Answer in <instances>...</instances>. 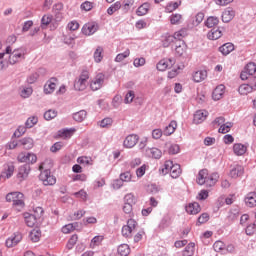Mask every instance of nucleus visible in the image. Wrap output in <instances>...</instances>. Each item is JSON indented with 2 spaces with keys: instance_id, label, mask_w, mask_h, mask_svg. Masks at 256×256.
I'll list each match as a JSON object with an SVG mask.
<instances>
[{
  "instance_id": "2",
  "label": "nucleus",
  "mask_w": 256,
  "mask_h": 256,
  "mask_svg": "<svg viewBox=\"0 0 256 256\" xmlns=\"http://www.w3.org/2000/svg\"><path fill=\"white\" fill-rule=\"evenodd\" d=\"M11 51H12L11 47L8 46L6 48V55H10L9 56L10 65H15V63H19V61H21V59L25 57V52L23 51V49L14 50L12 53Z\"/></svg>"
},
{
  "instance_id": "42",
  "label": "nucleus",
  "mask_w": 256,
  "mask_h": 256,
  "mask_svg": "<svg viewBox=\"0 0 256 256\" xmlns=\"http://www.w3.org/2000/svg\"><path fill=\"white\" fill-rule=\"evenodd\" d=\"M50 23H55V18H53V15L51 14H45L41 19L42 27H47Z\"/></svg>"
},
{
  "instance_id": "59",
  "label": "nucleus",
  "mask_w": 256,
  "mask_h": 256,
  "mask_svg": "<svg viewBox=\"0 0 256 256\" xmlns=\"http://www.w3.org/2000/svg\"><path fill=\"white\" fill-rule=\"evenodd\" d=\"M85 215V210H78L74 212V214L71 216L72 221H79V219H82Z\"/></svg>"
},
{
  "instance_id": "33",
  "label": "nucleus",
  "mask_w": 256,
  "mask_h": 256,
  "mask_svg": "<svg viewBox=\"0 0 256 256\" xmlns=\"http://www.w3.org/2000/svg\"><path fill=\"white\" fill-rule=\"evenodd\" d=\"M147 155L149 157H152V159H159L160 157H163V152L159 148H150L146 150Z\"/></svg>"
},
{
  "instance_id": "15",
  "label": "nucleus",
  "mask_w": 256,
  "mask_h": 256,
  "mask_svg": "<svg viewBox=\"0 0 256 256\" xmlns=\"http://www.w3.org/2000/svg\"><path fill=\"white\" fill-rule=\"evenodd\" d=\"M244 173L245 168L242 165L236 164L232 166L229 175L232 179H239V177H243Z\"/></svg>"
},
{
  "instance_id": "61",
  "label": "nucleus",
  "mask_w": 256,
  "mask_h": 256,
  "mask_svg": "<svg viewBox=\"0 0 256 256\" xmlns=\"http://www.w3.org/2000/svg\"><path fill=\"white\" fill-rule=\"evenodd\" d=\"M14 171H15V166H13V165H6L5 166L4 173H5L6 177H7V179H9L10 177L13 176Z\"/></svg>"
},
{
  "instance_id": "27",
  "label": "nucleus",
  "mask_w": 256,
  "mask_h": 256,
  "mask_svg": "<svg viewBox=\"0 0 256 256\" xmlns=\"http://www.w3.org/2000/svg\"><path fill=\"white\" fill-rule=\"evenodd\" d=\"M244 201L248 207L250 208L256 207V193L255 192L248 193Z\"/></svg>"
},
{
  "instance_id": "3",
  "label": "nucleus",
  "mask_w": 256,
  "mask_h": 256,
  "mask_svg": "<svg viewBox=\"0 0 256 256\" xmlns=\"http://www.w3.org/2000/svg\"><path fill=\"white\" fill-rule=\"evenodd\" d=\"M88 81H89V72L87 70H83L78 80H76L74 83V89H76V91H85V89H87Z\"/></svg>"
},
{
  "instance_id": "51",
  "label": "nucleus",
  "mask_w": 256,
  "mask_h": 256,
  "mask_svg": "<svg viewBox=\"0 0 256 256\" xmlns=\"http://www.w3.org/2000/svg\"><path fill=\"white\" fill-rule=\"evenodd\" d=\"M183 20V16L181 14H172L170 16V23L171 25H179L181 21Z\"/></svg>"
},
{
  "instance_id": "49",
  "label": "nucleus",
  "mask_w": 256,
  "mask_h": 256,
  "mask_svg": "<svg viewBox=\"0 0 256 256\" xmlns=\"http://www.w3.org/2000/svg\"><path fill=\"white\" fill-rule=\"evenodd\" d=\"M231 127H233V123L226 122L225 124H222L218 130V133H222L225 135V133H229L231 131Z\"/></svg>"
},
{
  "instance_id": "54",
  "label": "nucleus",
  "mask_w": 256,
  "mask_h": 256,
  "mask_svg": "<svg viewBox=\"0 0 256 256\" xmlns=\"http://www.w3.org/2000/svg\"><path fill=\"white\" fill-rule=\"evenodd\" d=\"M131 179H133L131 172H123L120 174V180L122 183H130Z\"/></svg>"
},
{
  "instance_id": "9",
  "label": "nucleus",
  "mask_w": 256,
  "mask_h": 256,
  "mask_svg": "<svg viewBox=\"0 0 256 256\" xmlns=\"http://www.w3.org/2000/svg\"><path fill=\"white\" fill-rule=\"evenodd\" d=\"M135 229H137V221H135V219H129L127 224L122 227L123 237H131V234Z\"/></svg>"
},
{
  "instance_id": "41",
  "label": "nucleus",
  "mask_w": 256,
  "mask_h": 256,
  "mask_svg": "<svg viewBox=\"0 0 256 256\" xmlns=\"http://www.w3.org/2000/svg\"><path fill=\"white\" fill-rule=\"evenodd\" d=\"M133 5H135V0H124L121 6L123 13H129Z\"/></svg>"
},
{
  "instance_id": "64",
  "label": "nucleus",
  "mask_w": 256,
  "mask_h": 256,
  "mask_svg": "<svg viewBox=\"0 0 256 256\" xmlns=\"http://www.w3.org/2000/svg\"><path fill=\"white\" fill-rule=\"evenodd\" d=\"M256 224H250L246 227V235H255Z\"/></svg>"
},
{
  "instance_id": "23",
  "label": "nucleus",
  "mask_w": 256,
  "mask_h": 256,
  "mask_svg": "<svg viewBox=\"0 0 256 256\" xmlns=\"http://www.w3.org/2000/svg\"><path fill=\"white\" fill-rule=\"evenodd\" d=\"M207 37L210 41H217V39L223 37V30H221V28L212 29L208 32Z\"/></svg>"
},
{
  "instance_id": "37",
  "label": "nucleus",
  "mask_w": 256,
  "mask_h": 256,
  "mask_svg": "<svg viewBox=\"0 0 256 256\" xmlns=\"http://www.w3.org/2000/svg\"><path fill=\"white\" fill-rule=\"evenodd\" d=\"M29 237H30L31 241H33V243H38V241H40V239H41V230L38 228L33 229L30 232Z\"/></svg>"
},
{
  "instance_id": "29",
  "label": "nucleus",
  "mask_w": 256,
  "mask_h": 256,
  "mask_svg": "<svg viewBox=\"0 0 256 256\" xmlns=\"http://www.w3.org/2000/svg\"><path fill=\"white\" fill-rule=\"evenodd\" d=\"M23 216L28 227H35V224L37 223V217H35V215L25 212Z\"/></svg>"
},
{
  "instance_id": "45",
  "label": "nucleus",
  "mask_w": 256,
  "mask_h": 256,
  "mask_svg": "<svg viewBox=\"0 0 256 256\" xmlns=\"http://www.w3.org/2000/svg\"><path fill=\"white\" fill-rule=\"evenodd\" d=\"M195 253V243H189L183 251V256H193Z\"/></svg>"
},
{
  "instance_id": "17",
  "label": "nucleus",
  "mask_w": 256,
  "mask_h": 256,
  "mask_svg": "<svg viewBox=\"0 0 256 256\" xmlns=\"http://www.w3.org/2000/svg\"><path fill=\"white\" fill-rule=\"evenodd\" d=\"M225 95V85L220 84L212 92V99L214 101H221V98Z\"/></svg>"
},
{
  "instance_id": "19",
  "label": "nucleus",
  "mask_w": 256,
  "mask_h": 256,
  "mask_svg": "<svg viewBox=\"0 0 256 256\" xmlns=\"http://www.w3.org/2000/svg\"><path fill=\"white\" fill-rule=\"evenodd\" d=\"M208 115H209V112H207L206 110H198L194 114L193 121L196 125H199V124L203 123V121H205V119H207Z\"/></svg>"
},
{
  "instance_id": "4",
  "label": "nucleus",
  "mask_w": 256,
  "mask_h": 256,
  "mask_svg": "<svg viewBox=\"0 0 256 256\" xmlns=\"http://www.w3.org/2000/svg\"><path fill=\"white\" fill-rule=\"evenodd\" d=\"M256 91V77H250L249 84H242L238 87V93L242 96H247L249 93Z\"/></svg>"
},
{
  "instance_id": "16",
  "label": "nucleus",
  "mask_w": 256,
  "mask_h": 256,
  "mask_svg": "<svg viewBox=\"0 0 256 256\" xmlns=\"http://www.w3.org/2000/svg\"><path fill=\"white\" fill-rule=\"evenodd\" d=\"M55 89H57V80L56 78H51L44 85V93L46 95H51V93L55 92Z\"/></svg>"
},
{
  "instance_id": "58",
  "label": "nucleus",
  "mask_w": 256,
  "mask_h": 256,
  "mask_svg": "<svg viewBox=\"0 0 256 256\" xmlns=\"http://www.w3.org/2000/svg\"><path fill=\"white\" fill-rule=\"evenodd\" d=\"M244 70L246 72H248L250 75H255V73H256V65H255V63H253V62L248 63L245 66Z\"/></svg>"
},
{
  "instance_id": "52",
  "label": "nucleus",
  "mask_w": 256,
  "mask_h": 256,
  "mask_svg": "<svg viewBox=\"0 0 256 256\" xmlns=\"http://www.w3.org/2000/svg\"><path fill=\"white\" fill-rule=\"evenodd\" d=\"M129 55H131V51H129V49H127L123 53L118 54L115 58L116 63H121V61H125V59L129 57Z\"/></svg>"
},
{
  "instance_id": "62",
  "label": "nucleus",
  "mask_w": 256,
  "mask_h": 256,
  "mask_svg": "<svg viewBox=\"0 0 256 256\" xmlns=\"http://www.w3.org/2000/svg\"><path fill=\"white\" fill-rule=\"evenodd\" d=\"M113 125V119L111 118H104L102 121H100V127L107 128L111 127Z\"/></svg>"
},
{
  "instance_id": "38",
  "label": "nucleus",
  "mask_w": 256,
  "mask_h": 256,
  "mask_svg": "<svg viewBox=\"0 0 256 256\" xmlns=\"http://www.w3.org/2000/svg\"><path fill=\"white\" fill-rule=\"evenodd\" d=\"M205 25H206V27H208V29H211V28L215 27L216 25H219V18L216 16H210L205 21Z\"/></svg>"
},
{
  "instance_id": "50",
  "label": "nucleus",
  "mask_w": 256,
  "mask_h": 256,
  "mask_svg": "<svg viewBox=\"0 0 256 256\" xmlns=\"http://www.w3.org/2000/svg\"><path fill=\"white\" fill-rule=\"evenodd\" d=\"M77 163L80 165H93V159H91V157L81 156L78 157Z\"/></svg>"
},
{
  "instance_id": "44",
  "label": "nucleus",
  "mask_w": 256,
  "mask_h": 256,
  "mask_svg": "<svg viewBox=\"0 0 256 256\" xmlns=\"http://www.w3.org/2000/svg\"><path fill=\"white\" fill-rule=\"evenodd\" d=\"M86 117H87V112L85 110H81L79 112H76L73 115V119L76 120L78 123H81L82 121H85Z\"/></svg>"
},
{
  "instance_id": "20",
  "label": "nucleus",
  "mask_w": 256,
  "mask_h": 256,
  "mask_svg": "<svg viewBox=\"0 0 256 256\" xmlns=\"http://www.w3.org/2000/svg\"><path fill=\"white\" fill-rule=\"evenodd\" d=\"M192 79L194 83H201L207 79V71L206 70H197L193 72Z\"/></svg>"
},
{
  "instance_id": "47",
  "label": "nucleus",
  "mask_w": 256,
  "mask_h": 256,
  "mask_svg": "<svg viewBox=\"0 0 256 256\" xmlns=\"http://www.w3.org/2000/svg\"><path fill=\"white\" fill-rule=\"evenodd\" d=\"M94 61L96 63H101V61H103V48H101V46H99L94 52Z\"/></svg>"
},
{
  "instance_id": "40",
  "label": "nucleus",
  "mask_w": 256,
  "mask_h": 256,
  "mask_svg": "<svg viewBox=\"0 0 256 256\" xmlns=\"http://www.w3.org/2000/svg\"><path fill=\"white\" fill-rule=\"evenodd\" d=\"M17 177H18L19 181H25V179H27V177H29V168L21 167L19 169Z\"/></svg>"
},
{
  "instance_id": "7",
  "label": "nucleus",
  "mask_w": 256,
  "mask_h": 256,
  "mask_svg": "<svg viewBox=\"0 0 256 256\" xmlns=\"http://www.w3.org/2000/svg\"><path fill=\"white\" fill-rule=\"evenodd\" d=\"M40 181L45 186H53L57 183V178L51 174V170H44L40 173Z\"/></svg>"
},
{
  "instance_id": "48",
  "label": "nucleus",
  "mask_w": 256,
  "mask_h": 256,
  "mask_svg": "<svg viewBox=\"0 0 256 256\" xmlns=\"http://www.w3.org/2000/svg\"><path fill=\"white\" fill-rule=\"evenodd\" d=\"M103 239V236H95L90 242V248L95 249V247H99L103 243Z\"/></svg>"
},
{
  "instance_id": "11",
  "label": "nucleus",
  "mask_w": 256,
  "mask_h": 256,
  "mask_svg": "<svg viewBox=\"0 0 256 256\" xmlns=\"http://www.w3.org/2000/svg\"><path fill=\"white\" fill-rule=\"evenodd\" d=\"M19 163H37V155L34 153H20L17 157Z\"/></svg>"
},
{
  "instance_id": "18",
  "label": "nucleus",
  "mask_w": 256,
  "mask_h": 256,
  "mask_svg": "<svg viewBox=\"0 0 256 256\" xmlns=\"http://www.w3.org/2000/svg\"><path fill=\"white\" fill-rule=\"evenodd\" d=\"M235 19V10L233 8L228 7L222 12V21L223 23H229Z\"/></svg>"
},
{
  "instance_id": "56",
  "label": "nucleus",
  "mask_w": 256,
  "mask_h": 256,
  "mask_svg": "<svg viewBox=\"0 0 256 256\" xmlns=\"http://www.w3.org/2000/svg\"><path fill=\"white\" fill-rule=\"evenodd\" d=\"M213 248L216 253H221V251H225V243H223V241H216Z\"/></svg>"
},
{
  "instance_id": "26",
  "label": "nucleus",
  "mask_w": 256,
  "mask_h": 256,
  "mask_svg": "<svg viewBox=\"0 0 256 256\" xmlns=\"http://www.w3.org/2000/svg\"><path fill=\"white\" fill-rule=\"evenodd\" d=\"M219 51L222 53V55L227 56L229 53H232V51H235V45H233L231 42L225 43L219 47Z\"/></svg>"
},
{
  "instance_id": "35",
  "label": "nucleus",
  "mask_w": 256,
  "mask_h": 256,
  "mask_svg": "<svg viewBox=\"0 0 256 256\" xmlns=\"http://www.w3.org/2000/svg\"><path fill=\"white\" fill-rule=\"evenodd\" d=\"M219 181V174L212 173L208 174V178L206 180L207 187H213Z\"/></svg>"
},
{
  "instance_id": "53",
  "label": "nucleus",
  "mask_w": 256,
  "mask_h": 256,
  "mask_svg": "<svg viewBox=\"0 0 256 256\" xmlns=\"http://www.w3.org/2000/svg\"><path fill=\"white\" fill-rule=\"evenodd\" d=\"M77 241H79V236H77V234L72 235L66 245L67 249H72L75 247V245H77Z\"/></svg>"
},
{
  "instance_id": "5",
  "label": "nucleus",
  "mask_w": 256,
  "mask_h": 256,
  "mask_svg": "<svg viewBox=\"0 0 256 256\" xmlns=\"http://www.w3.org/2000/svg\"><path fill=\"white\" fill-rule=\"evenodd\" d=\"M135 203V195L132 193L126 194L124 196L123 211L126 213V215H129L130 217L133 215V205H135Z\"/></svg>"
},
{
  "instance_id": "28",
  "label": "nucleus",
  "mask_w": 256,
  "mask_h": 256,
  "mask_svg": "<svg viewBox=\"0 0 256 256\" xmlns=\"http://www.w3.org/2000/svg\"><path fill=\"white\" fill-rule=\"evenodd\" d=\"M149 9H151V4L145 2L137 8L136 15H138V17H143V15L149 13Z\"/></svg>"
},
{
  "instance_id": "63",
  "label": "nucleus",
  "mask_w": 256,
  "mask_h": 256,
  "mask_svg": "<svg viewBox=\"0 0 256 256\" xmlns=\"http://www.w3.org/2000/svg\"><path fill=\"white\" fill-rule=\"evenodd\" d=\"M82 11H91L93 9V2L86 1L81 4Z\"/></svg>"
},
{
  "instance_id": "39",
  "label": "nucleus",
  "mask_w": 256,
  "mask_h": 256,
  "mask_svg": "<svg viewBox=\"0 0 256 256\" xmlns=\"http://www.w3.org/2000/svg\"><path fill=\"white\" fill-rule=\"evenodd\" d=\"M173 161L171 160H167L165 161L163 167L160 169V173L162 175H167V173H171V169L173 167Z\"/></svg>"
},
{
  "instance_id": "24",
  "label": "nucleus",
  "mask_w": 256,
  "mask_h": 256,
  "mask_svg": "<svg viewBox=\"0 0 256 256\" xmlns=\"http://www.w3.org/2000/svg\"><path fill=\"white\" fill-rule=\"evenodd\" d=\"M233 153L234 155H237V157H241V155L247 153V147L242 143H235L233 145Z\"/></svg>"
},
{
  "instance_id": "55",
  "label": "nucleus",
  "mask_w": 256,
  "mask_h": 256,
  "mask_svg": "<svg viewBox=\"0 0 256 256\" xmlns=\"http://www.w3.org/2000/svg\"><path fill=\"white\" fill-rule=\"evenodd\" d=\"M55 117H57V111L55 110H48L44 113V119H46V121H51V119H55Z\"/></svg>"
},
{
  "instance_id": "14",
  "label": "nucleus",
  "mask_w": 256,
  "mask_h": 256,
  "mask_svg": "<svg viewBox=\"0 0 256 256\" xmlns=\"http://www.w3.org/2000/svg\"><path fill=\"white\" fill-rule=\"evenodd\" d=\"M54 23L63 21V3H57L53 6Z\"/></svg>"
},
{
  "instance_id": "43",
  "label": "nucleus",
  "mask_w": 256,
  "mask_h": 256,
  "mask_svg": "<svg viewBox=\"0 0 256 256\" xmlns=\"http://www.w3.org/2000/svg\"><path fill=\"white\" fill-rule=\"evenodd\" d=\"M122 4L120 1L115 2L114 4H112L108 9H107V13L108 15H113L114 13H117V11H119V9H121Z\"/></svg>"
},
{
  "instance_id": "57",
  "label": "nucleus",
  "mask_w": 256,
  "mask_h": 256,
  "mask_svg": "<svg viewBox=\"0 0 256 256\" xmlns=\"http://www.w3.org/2000/svg\"><path fill=\"white\" fill-rule=\"evenodd\" d=\"M38 121H39V119L37 117L32 116L27 119L25 125L28 129H31V127H35V125H37Z\"/></svg>"
},
{
  "instance_id": "34",
  "label": "nucleus",
  "mask_w": 256,
  "mask_h": 256,
  "mask_svg": "<svg viewBox=\"0 0 256 256\" xmlns=\"http://www.w3.org/2000/svg\"><path fill=\"white\" fill-rule=\"evenodd\" d=\"M175 53L176 55H178V57H182V55H185V53H187V44H185L184 41L176 44Z\"/></svg>"
},
{
  "instance_id": "10",
  "label": "nucleus",
  "mask_w": 256,
  "mask_h": 256,
  "mask_svg": "<svg viewBox=\"0 0 256 256\" xmlns=\"http://www.w3.org/2000/svg\"><path fill=\"white\" fill-rule=\"evenodd\" d=\"M23 240V234L21 232H15L8 239H6V247L11 248L19 245Z\"/></svg>"
},
{
  "instance_id": "25",
  "label": "nucleus",
  "mask_w": 256,
  "mask_h": 256,
  "mask_svg": "<svg viewBox=\"0 0 256 256\" xmlns=\"http://www.w3.org/2000/svg\"><path fill=\"white\" fill-rule=\"evenodd\" d=\"M97 31V25L95 23H88L85 24L82 28V33L84 35H93V33H96Z\"/></svg>"
},
{
  "instance_id": "1",
  "label": "nucleus",
  "mask_w": 256,
  "mask_h": 256,
  "mask_svg": "<svg viewBox=\"0 0 256 256\" xmlns=\"http://www.w3.org/2000/svg\"><path fill=\"white\" fill-rule=\"evenodd\" d=\"M7 203H13L15 209H23L25 207V194L22 192H10L6 195Z\"/></svg>"
},
{
  "instance_id": "60",
  "label": "nucleus",
  "mask_w": 256,
  "mask_h": 256,
  "mask_svg": "<svg viewBox=\"0 0 256 256\" xmlns=\"http://www.w3.org/2000/svg\"><path fill=\"white\" fill-rule=\"evenodd\" d=\"M133 99H135V92L133 90H130L125 96L124 103H133Z\"/></svg>"
},
{
  "instance_id": "46",
  "label": "nucleus",
  "mask_w": 256,
  "mask_h": 256,
  "mask_svg": "<svg viewBox=\"0 0 256 256\" xmlns=\"http://www.w3.org/2000/svg\"><path fill=\"white\" fill-rule=\"evenodd\" d=\"M131 253V249L129 248V245L122 244L118 247V254L121 256H127Z\"/></svg>"
},
{
  "instance_id": "6",
  "label": "nucleus",
  "mask_w": 256,
  "mask_h": 256,
  "mask_svg": "<svg viewBox=\"0 0 256 256\" xmlns=\"http://www.w3.org/2000/svg\"><path fill=\"white\" fill-rule=\"evenodd\" d=\"M187 37V29L182 28L178 31H176L172 36L166 37V42L164 43L165 47H169V43H173L174 41H181L182 39H185Z\"/></svg>"
},
{
  "instance_id": "36",
  "label": "nucleus",
  "mask_w": 256,
  "mask_h": 256,
  "mask_svg": "<svg viewBox=\"0 0 256 256\" xmlns=\"http://www.w3.org/2000/svg\"><path fill=\"white\" fill-rule=\"evenodd\" d=\"M170 176L172 177V179L179 178L181 176V165L173 164L170 170Z\"/></svg>"
},
{
  "instance_id": "30",
  "label": "nucleus",
  "mask_w": 256,
  "mask_h": 256,
  "mask_svg": "<svg viewBox=\"0 0 256 256\" xmlns=\"http://www.w3.org/2000/svg\"><path fill=\"white\" fill-rule=\"evenodd\" d=\"M19 145L21 147H23L24 149H33L35 142L33 141V138L27 137V138H22L21 140H19Z\"/></svg>"
},
{
  "instance_id": "8",
  "label": "nucleus",
  "mask_w": 256,
  "mask_h": 256,
  "mask_svg": "<svg viewBox=\"0 0 256 256\" xmlns=\"http://www.w3.org/2000/svg\"><path fill=\"white\" fill-rule=\"evenodd\" d=\"M105 83V75L103 73L97 74L90 82V89L92 91H99Z\"/></svg>"
},
{
  "instance_id": "21",
  "label": "nucleus",
  "mask_w": 256,
  "mask_h": 256,
  "mask_svg": "<svg viewBox=\"0 0 256 256\" xmlns=\"http://www.w3.org/2000/svg\"><path fill=\"white\" fill-rule=\"evenodd\" d=\"M185 209L188 215H197L198 213H201V206L197 202L189 203Z\"/></svg>"
},
{
  "instance_id": "13",
  "label": "nucleus",
  "mask_w": 256,
  "mask_h": 256,
  "mask_svg": "<svg viewBox=\"0 0 256 256\" xmlns=\"http://www.w3.org/2000/svg\"><path fill=\"white\" fill-rule=\"evenodd\" d=\"M139 142V136L136 134L128 135L123 142V145L126 149H133Z\"/></svg>"
},
{
  "instance_id": "32",
  "label": "nucleus",
  "mask_w": 256,
  "mask_h": 256,
  "mask_svg": "<svg viewBox=\"0 0 256 256\" xmlns=\"http://www.w3.org/2000/svg\"><path fill=\"white\" fill-rule=\"evenodd\" d=\"M74 133H75V128L62 129L58 131V137H61L62 139H71Z\"/></svg>"
},
{
  "instance_id": "22",
  "label": "nucleus",
  "mask_w": 256,
  "mask_h": 256,
  "mask_svg": "<svg viewBox=\"0 0 256 256\" xmlns=\"http://www.w3.org/2000/svg\"><path fill=\"white\" fill-rule=\"evenodd\" d=\"M209 177V170L202 169L198 173V177L196 179L198 185H205L207 183V179Z\"/></svg>"
},
{
  "instance_id": "12",
  "label": "nucleus",
  "mask_w": 256,
  "mask_h": 256,
  "mask_svg": "<svg viewBox=\"0 0 256 256\" xmlns=\"http://www.w3.org/2000/svg\"><path fill=\"white\" fill-rule=\"evenodd\" d=\"M174 63H175L174 58H164L157 63L156 67L158 71H167V69H170V67H173Z\"/></svg>"
},
{
  "instance_id": "31",
  "label": "nucleus",
  "mask_w": 256,
  "mask_h": 256,
  "mask_svg": "<svg viewBox=\"0 0 256 256\" xmlns=\"http://www.w3.org/2000/svg\"><path fill=\"white\" fill-rule=\"evenodd\" d=\"M177 129V121L172 120L168 126L165 127L163 134L166 137H169V135H173Z\"/></svg>"
}]
</instances>
